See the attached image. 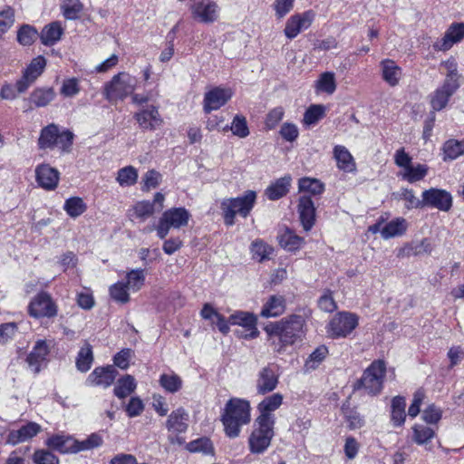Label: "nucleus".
<instances>
[{"mask_svg": "<svg viewBox=\"0 0 464 464\" xmlns=\"http://www.w3.org/2000/svg\"><path fill=\"white\" fill-rule=\"evenodd\" d=\"M305 319L300 314H290L279 321L266 325L265 331L270 338H277L276 351L281 353L286 346L302 341L304 336Z\"/></svg>", "mask_w": 464, "mask_h": 464, "instance_id": "f257e3e1", "label": "nucleus"}, {"mask_svg": "<svg viewBox=\"0 0 464 464\" xmlns=\"http://www.w3.org/2000/svg\"><path fill=\"white\" fill-rule=\"evenodd\" d=\"M220 421L227 438L232 440L238 438L242 428L251 421L250 402L237 397L229 399L221 411Z\"/></svg>", "mask_w": 464, "mask_h": 464, "instance_id": "f03ea898", "label": "nucleus"}, {"mask_svg": "<svg viewBox=\"0 0 464 464\" xmlns=\"http://www.w3.org/2000/svg\"><path fill=\"white\" fill-rule=\"evenodd\" d=\"M74 134L57 124L51 123L42 129L38 138V147L41 150L58 149L61 153H69L72 150Z\"/></svg>", "mask_w": 464, "mask_h": 464, "instance_id": "7ed1b4c3", "label": "nucleus"}, {"mask_svg": "<svg viewBox=\"0 0 464 464\" xmlns=\"http://www.w3.org/2000/svg\"><path fill=\"white\" fill-rule=\"evenodd\" d=\"M275 424L266 418H256L248 437V449L252 454H263L275 436Z\"/></svg>", "mask_w": 464, "mask_h": 464, "instance_id": "20e7f679", "label": "nucleus"}, {"mask_svg": "<svg viewBox=\"0 0 464 464\" xmlns=\"http://www.w3.org/2000/svg\"><path fill=\"white\" fill-rule=\"evenodd\" d=\"M256 194L253 190H247L242 197L231 198L222 201L221 209L225 224L232 226L235 223L237 214L246 218L254 208Z\"/></svg>", "mask_w": 464, "mask_h": 464, "instance_id": "39448f33", "label": "nucleus"}, {"mask_svg": "<svg viewBox=\"0 0 464 464\" xmlns=\"http://www.w3.org/2000/svg\"><path fill=\"white\" fill-rule=\"evenodd\" d=\"M138 80L136 77L121 72L114 75L104 86V97L110 102L123 101L132 94L136 89Z\"/></svg>", "mask_w": 464, "mask_h": 464, "instance_id": "423d86ee", "label": "nucleus"}, {"mask_svg": "<svg viewBox=\"0 0 464 464\" xmlns=\"http://www.w3.org/2000/svg\"><path fill=\"white\" fill-rule=\"evenodd\" d=\"M385 374V362L383 360H375L363 372L354 387L355 389H363L370 395H377L383 388Z\"/></svg>", "mask_w": 464, "mask_h": 464, "instance_id": "0eeeda50", "label": "nucleus"}, {"mask_svg": "<svg viewBox=\"0 0 464 464\" xmlns=\"http://www.w3.org/2000/svg\"><path fill=\"white\" fill-rule=\"evenodd\" d=\"M359 317L350 312L335 314L326 326V333L331 338H345L358 326Z\"/></svg>", "mask_w": 464, "mask_h": 464, "instance_id": "6e6552de", "label": "nucleus"}, {"mask_svg": "<svg viewBox=\"0 0 464 464\" xmlns=\"http://www.w3.org/2000/svg\"><path fill=\"white\" fill-rule=\"evenodd\" d=\"M191 17L199 23L213 24L219 18L220 7L210 0L195 1L189 7Z\"/></svg>", "mask_w": 464, "mask_h": 464, "instance_id": "1a4fd4ad", "label": "nucleus"}, {"mask_svg": "<svg viewBox=\"0 0 464 464\" xmlns=\"http://www.w3.org/2000/svg\"><path fill=\"white\" fill-rule=\"evenodd\" d=\"M28 313L34 318H51L57 314V305L48 293L41 292L30 302Z\"/></svg>", "mask_w": 464, "mask_h": 464, "instance_id": "9d476101", "label": "nucleus"}, {"mask_svg": "<svg viewBox=\"0 0 464 464\" xmlns=\"http://www.w3.org/2000/svg\"><path fill=\"white\" fill-rule=\"evenodd\" d=\"M421 198L423 208L429 207L448 212L452 207V196L445 189L435 188L426 189L422 192Z\"/></svg>", "mask_w": 464, "mask_h": 464, "instance_id": "9b49d317", "label": "nucleus"}, {"mask_svg": "<svg viewBox=\"0 0 464 464\" xmlns=\"http://www.w3.org/2000/svg\"><path fill=\"white\" fill-rule=\"evenodd\" d=\"M46 66V60L39 55L34 58L24 69L22 77L16 82L15 87L19 93L24 92L43 73Z\"/></svg>", "mask_w": 464, "mask_h": 464, "instance_id": "f8f14e48", "label": "nucleus"}, {"mask_svg": "<svg viewBox=\"0 0 464 464\" xmlns=\"http://www.w3.org/2000/svg\"><path fill=\"white\" fill-rule=\"evenodd\" d=\"M314 16L312 10L292 15L285 23V35L290 40L295 38L301 32L311 26Z\"/></svg>", "mask_w": 464, "mask_h": 464, "instance_id": "ddd939ff", "label": "nucleus"}, {"mask_svg": "<svg viewBox=\"0 0 464 464\" xmlns=\"http://www.w3.org/2000/svg\"><path fill=\"white\" fill-rule=\"evenodd\" d=\"M279 374L274 364H267L261 368L256 375V392L265 395L273 392L278 385Z\"/></svg>", "mask_w": 464, "mask_h": 464, "instance_id": "4468645a", "label": "nucleus"}, {"mask_svg": "<svg viewBox=\"0 0 464 464\" xmlns=\"http://www.w3.org/2000/svg\"><path fill=\"white\" fill-rule=\"evenodd\" d=\"M228 322L245 328L246 334L237 332V334L243 338L253 339L259 334L256 328L257 318L254 314L238 311L229 316Z\"/></svg>", "mask_w": 464, "mask_h": 464, "instance_id": "2eb2a0df", "label": "nucleus"}, {"mask_svg": "<svg viewBox=\"0 0 464 464\" xmlns=\"http://www.w3.org/2000/svg\"><path fill=\"white\" fill-rule=\"evenodd\" d=\"M35 179L39 187L52 191L54 190L60 180V172L49 164H40L35 168Z\"/></svg>", "mask_w": 464, "mask_h": 464, "instance_id": "dca6fc26", "label": "nucleus"}, {"mask_svg": "<svg viewBox=\"0 0 464 464\" xmlns=\"http://www.w3.org/2000/svg\"><path fill=\"white\" fill-rule=\"evenodd\" d=\"M133 118L143 130H154L160 128L163 123V119L159 112V109L154 105L148 106L137 111Z\"/></svg>", "mask_w": 464, "mask_h": 464, "instance_id": "f3484780", "label": "nucleus"}, {"mask_svg": "<svg viewBox=\"0 0 464 464\" xmlns=\"http://www.w3.org/2000/svg\"><path fill=\"white\" fill-rule=\"evenodd\" d=\"M118 374L117 370L112 365L95 368L87 377V386H99L102 388L110 387Z\"/></svg>", "mask_w": 464, "mask_h": 464, "instance_id": "a211bd4d", "label": "nucleus"}, {"mask_svg": "<svg viewBox=\"0 0 464 464\" xmlns=\"http://www.w3.org/2000/svg\"><path fill=\"white\" fill-rule=\"evenodd\" d=\"M232 97V91L228 88L216 87L205 94L204 111L209 113L225 105Z\"/></svg>", "mask_w": 464, "mask_h": 464, "instance_id": "6ab92c4d", "label": "nucleus"}, {"mask_svg": "<svg viewBox=\"0 0 464 464\" xmlns=\"http://www.w3.org/2000/svg\"><path fill=\"white\" fill-rule=\"evenodd\" d=\"M297 211L304 230L310 231L315 223V207L309 196L303 195L299 198Z\"/></svg>", "mask_w": 464, "mask_h": 464, "instance_id": "aec40b11", "label": "nucleus"}, {"mask_svg": "<svg viewBox=\"0 0 464 464\" xmlns=\"http://www.w3.org/2000/svg\"><path fill=\"white\" fill-rule=\"evenodd\" d=\"M49 353V346L44 340H38L33 350L26 357V362L28 364L29 369L34 372L38 373L41 371V367L44 361L46 360V356Z\"/></svg>", "mask_w": 464, "mask_h": 464, "instance_id": "412c9836", "label": "nucleus"}, {"mask_svg": "<svg viewBox=\"0 0 464 464\" xmlns=\"http://www.w3.org/2000/svg\"><path fill=\"white\" fill-rule=\"evenodd\" d=\"M464 38V24H453L445 33L444 36L437 41L433 47L438 51H447L456 43Z\"/></svg>", "mask_w": 464, "mask_h": 464, "instance_id": "4be33fe9", "label": "nucleus"}, {"mask_svg": "<svg viewBox=\"0 0 464 464\" xmlns=\"http://www.w3.org/2000/svg\"><path fill=\"white\" fill-rule=\"evenodd\" d=\"M49 449L60 453H76L79 452L78 440L71 436L57 434L50 437L46 440Z\"/></svg>", "mask_w": 464, "mask_h": 464, "instance_id": "5701e85b", "label": "nucleus"}, {"mask_svg": "<svg viewBox=\"0 0 464 464\" xmlns=\"http://www.w3.org/2000/svg\"><path fill=\"white\" fill-rule=\"evenodd\" d=\"M41 431V426L35 422H28L18 430H11L7 436V443L16 445L25 442Z\"/></svg>", "mask_w": 464, "mask_h": 464, "instance_id": "b1692460", "label": "nucleus"}, {"mask_svg": "<svg viewBox=\"0 0 464 464\" xmlns=\"http://www.w3.org/2000/svg\"><path fill=\"white\" fill-rule=\"evenodd\" d=\"M188 413L183 408L173 411L166 420V428L169 432L179 434L187 431L188 428Z\"/></svg>", "mask_w": 464, "mask_h": 464, "instance_id": "393cba45", "label": "nucleus"}, {"mask_svg": "<svg viewBox=\"0 0 464 464\" xmlns=\"http://www.w3.org/2000/svg\"><path fill=\"white\" fill-rule=\"evenodd\" d=\"M283 395L281 393H274L266 397L258 405L257 410L259 416L257 418H266L275 424V416L273 411L277 410L283 403Z\"/></svg>", "mask_w": 464, "mask_h": 464, "instance_id": "a878e982", "label": "nucleus"}, {"mask_svg": "<svg viewBox=\"0 0 464 464\" xmlns=\"http://www.w3.org/2000/svg\"><path fill=\"white\" fill-rule=\"evenodd\" d=\"M161 218L171 228H180L188 225L190 214L185 208H172L166 210L162 214Z\"/></svg>", "mask_w": 464, "mask_h": 464, "instance_id": "bb28decb", "label": "nucleus"}, {"mask_svg": "<svg viewBox=\"0 0 464 464\" xmlns=\"http://www.w3.org/2000/svg\"><path fill=\"white\" fill-rule=\"evenodd\" d=\"M380 66L383 81L392 87L398 85L402 75L401 68L391 59L382 60Z\"/></svg>", "mask_w": 464, "mask_h": 464, "instance_id": "cd10ccee", "label": "nucleus"}, {"mask_svg": "<svg viewBox=\"0 0 464 464\" xmlns=\"http://www.w3.org/2000/svg\"><path fill=\"white\" fill-rule=\"evenodd\" d=\"M337 168L344 172L356 170V163L350 151L343 145H336L333 150Z\"/></svg>", "mask_w": 464, "mask_h": 464, "instance_id": "c85d7f7f", "label": "nucleus"}, {"mask_svg": "<svg viewBox=\"0 0 464 464\" xmlns=\"http://www.w3.org/2000/svg\"><path fill=\"white\" fill-rule=\"evenodd\" d=\"M292 178L285 175L271 183L265 190V195L270 200H277L285 197L290 189Z\"/></svg>", "mask_w": 464, "mask_h": 464, "instance_id": "c756f323", "label": "nucleus"}, {"mask_svg": "<svg viewBox=\"0 0 464 464\" xmlns=\"http://www.w3.org/2000/svg\"><path fill=\"white\" fill-rule=\"evenodd\" d=\"M285 311V299L283 295H270L264 304L260 315L262 317H276Z\"/></svg>", "mask_w": 464, "mask_h": 464, "instance_id": "7c9ffc66", "label": "nucleus"}, {"mask_svg": "<svg viewBox=\"0 0 464 464\" xmlns=\"http://www.w3.org/2000/svg\"><path fill=\"white\" fill-rule=\"evenodd\" d=\"M63 32L64 30L60 22H52L46 24L39 34L41 43L45 46L54 45L61 40Z\"/></svg>", "mask_w": 464, "mask_h": 464, "instance_id": "2f4dec72", "label": "nucleus"}, {"mask_svg": "<svg viewBox=\"0 0 464 464\" xmlns=\"http://www.w3.org/2000/svg\"><path fill=\"white\" fill-rule=\"evenodd\" d=\"M459 89L455 84L443 82L442 86L436 90L432 99L431 106L434 111H440L446 107L449 99Z\"/></svg>", "mask_w": 464, "mask_h": 464, "instance_id": "473e14b6", "label": "nucleus"}, {"mask_svg": "<svg viewBox=\"0 0 464 464\" xmlns=\"http://www.w3.org/2000/svg\"><path fill=\"white\" fill-rule=\"evenodd\" d=\"M278 242L281 247L289 252H295L302 247L304 239L297 236L293 230L285 228L278 236Z\"/></svg>", "mask_w": 464, "mask_h": 464, "instance_id": "72a5a7b5", "label": "nucleus"}, {"mask_svg": "<svg viewBox=\"0 0 464 464\" xmlns=\"http://www.w3.org/2000/svg\"><path fill=\"white\" fill-rule=\"evenodd\" d=\"M429 168L425 164L411 165L405 170H400L398 176L409 183H415L422 180L428 174Z\"/></svg>", "mask_w": 464, "mask_h": 464, "instance_id": "f704fd0d", "label": "nucleus"}, {"mask_svg": "<svg viewBox=\"0 0 464 464\" xmlns=\"http://www.w3.org/2000/svg\"><path fill=\"white\" fill-rule=\"evenodd\" d=\"M137 383L133 376L126 374L120 378L113 389V393L119 399L130 395L136 389Z\"/></svg>", "mask_w": 464, "mask_h": 464, "instance_id": "c9c22d12", "label": "nucleus"}, {"mask_svg": "<svg viewBox=\"0 0 464 464\" xmlns=\"http://www.w3.org/2000/svg\"><path fill=\"white\" fill-rule=\"evenodd\" d=\"M406 401L405 398L396 396L392 401L391 420L394 427L401 426L406 419L405 413Z\"/></svg>", "mask_w": 464, "mask_h": 464, "instance_id": "e433bc0d", "label": "nucleus"}, {"mask_svg": "<svg viewBox=\"0 0 464 464\" xmlns=\"http://www.w3.org/2000/svg\"><path fill=\"white\" fill-rule=\"evenodd\" d=\"M56 94L53 88H37L30 95V102L35 107H45L53 99Z\"/></svg>", "mask_w": 464, "mask_h": 464, "instance_id": "4c0bfd02", "label": "nucleus"}, {"mask_svg": "<svg viewBox=\"0 0 464 464\" xmlns=\"http://www.w3.org/2000/svg\"><path fill=\"white\" fill-rule=\"evenodd\" d=\"M93 362L92 348L91 344L85 343L80 349L76 358V367L82 372H86L91 369Z\"/></svg>", "mask_w": 464, "mask_h": 464, "instance_id": "58836bf2", "label": "nucleus"}, {"mask_svg": "<svg viewBox=\"0 0 464 464\" xmlns=\"http://www.w3.org/2000/svg\"><path fill=\"white\" fill-rule=\"evenodd\" d=\"M407 229L406 220L402 218H396L386 224L382 229V237L384 239L401 236Z\"/></svg>", "mask_w": 464, "mask_h": 464, "instance_id": "ea45409f", "label": "nucleus"}, {"mask_svg": "<svg viewBox=\"0 0 464 464\" xmlns=\"http://www.w3.org/2000/svg\"><path fill=\"white\" fill-rule=\"evenodd\" d=\"M317 92H325L333 94L336 90V81L334 72H323L315 82Z\"/></svg>", "mask_w": 464, "mask_h": 464, "instance_id": "a19ab883", "label": "nucleus"}, {"mask_svg": "<svg viewBox=\"0 0 464 464\" xmlns=\"http://www.w3.org/2000/svg\"><path fill=\"white\" fill-rule=\"evenodd\" d=\"M300 192H305L313 196L321 195L324 190V185L317 179L302 178L298 182Z\"/></svg>", "mask_w": 464, "mask_h": 464, "instance_id": "79ce46f5", "label": "nucleus"}, {"mask_svg": "<svg viewBox=\"0 0 464 464\" xmlns=\"http://www.w3.org/2000/svg\"><path fill=\"white\" fill-rule=\"evenodd\" d=\"M464 154V141L450 140L443 145V160H453Z\"/></svg>", "mask_w": 464, "mask_h": 464, "instance_id": "37998d69", "label": "nucleus"}, {"mask_svg": "<svg viewBox=\"0 0 464 464\" xmlns=\"http://www.w3.org/2000/svg\"><path fill=\"white\" fill-rule=\"evenodd\" d=\"M187 450L190 452L203 453L204 455H213L214 446L212 441L207 438L202 437L187 444Z\"/></svg>", "mask_w": 464, "mask_h": 464, "instance_id": "c03bdc74", "label": "nucleus"}, {"mask_svg": "<svg viewBox=\"0 0 464 464\" xmlns=\"http://www.w3.org/2000/svg\"><path fill=\"white\" fill-rule=\"evenodd\" d=\"M273 250L274 249L272 246H270L261 239H256L253 241L250 246L252 257L257 260L258 262H262L266 259H268Z\"/></svg>", "mask_w": 464, "mask_h": 464, "instance_id": "a18cd8bd", "label": "nucleus"}, {"mask_svg": "<svg viewBox=\"0 0 464 464\" xmlns=\"http://www.w3.org/2000/svg\"><path fill=\"white\" fill-rule=\"evenodd\" d=\"M61 8L65 19L76 20L83 10V5L80 0H64Z\"/></svg>", "mask_w": 464, "mask_h": 464, "instance_id": "49530a36", "label": "nucleus"}, {"mask_svg": "<svg viewBox=\"0 0 464 464\" xmlns=\"http://www.w3.org/2000/svg\"><path fill=\"white\" fill-rule=\"evenodd\" d=\"M38 37L40 38L39 33L30 24L22 25L17 32V41L24 46L33 44Z\"/></svg>", "mask_w": 464, "mask_h": 464, "instance_id": "de8ad7c7", "label": "nucleus"}, {"mask_svg": "<svg viewBox=\"0 0 464 464\" xmlns=\"http://www.w3.org/2000/svg\"><path fill=\"white\" fill-rule=\"evenodd\" d=\"M145 274L143 269H132L126 275V282L124 283L130 291L137 292L144 285Z\"/></svg>", "mask_w": 464, "mask_h": 464, "instance_id": "09e8293b", "label": "nucleus"}, {"mask_svg": "<svg viewBox=\"0 0 464 464\" xmlns=\"http://www.w3.org/2000/svg\"><path fill=\"white\" fill-rule=\"evenodd\" d=\"M86 208V204L83 202L82 198L79 197H72L66 199L63 206V209L72 218H76L81 216L85 212Z\"/></svg>", "mask_w": 464, "mask_h": 464, "instance_id": "8fccbe9b", "label": "nucleus"}, {"mask_svg": "<svg viewBox=\"0 0 464 464\" xmlns=\"http://www.w3.org/2000/svg\"><path fill=\"white\" fill-rule=\"evenodd\" d=\"M412 430L413 440L419 445L428 443L435 436V430L432 428L422 424H415Z\"/></svg>", "mask_w": 464, "mask_h": 464, "instance_id": "3c124183", "label": "nucleus"}, {"mask_svg": "<svg viewBox=\"0 0 464 464\" xmlns=\"http://www.w3.org/2000/svg\"><path fill=\"white\" fill-rule=\"evenodd\" d=\"M325 108L321 104L311 105L304 114V124L307 126L316 124L324 116Z\"/></svg>", "mask_w": 464, "mask_h": 464, "instance_id": "603ef678", "label": "nucleus"}, {"mask_svg": "<svg viewBox=\"0 0 464 464\" xmlns=\"http://www.w3.org/2000/svg\"><path fill=\"white\" fill-rule=\"evenodd\" d=\"M160 383L168 392L175 393L180 390L182 386V380L177 374L164 373L160 375Z\"/></svg>", "mask_w": 464, "mask_h": 464, "instance_id": "864d4df0", "label": "nucleus"}, {"mask_svg": "<svg viewBox=\"0 0 464 464\" xmlns=\"http://www.w3.org/2000/svg\"><path fill=\"white\" fill-rule=\"evenodd\" d=\"M133 216L140 221H145L156 211L154 204L150 201H139L132 208Z\"/></svg>", "mask_w": 464, "mask_h": 464, "instance_id": "5fc2aeb1", "label": "nucleus"}, {"mask_svg": "<svg viewBox=\"0 0 464 464\" xmlns=\"http://www.w3.org/2000/svg\"><path fill=\"white\" fill-rule=\"evenodd\" d=\"M129 288L124 284V282L119 281L115 284H113L110 287V295L111 297L121 304H126L130 301V295H129Z\"/></svg>", "mask_w": 464, "mask_h": 464, "instance_id": "6e6d98bb", "label": "nucleus"}, {"mask_svg": "<svg viewBox=\"0 0 464 464\" xmlns=\"http://www.w3.org/2000/svg\"><path fill=\"white\" fill-rule=\"evenodd\" d=\"M138 172L132 166H127L118 171L117 181L121 186H131L136 183Z\"/></svg>", "mask_w": 464, "mask_h": 464, "instance_id": "4d7b16f0", "label": "nucleus"}, {"mask_svg": "<svg viewBox=\"0 0 464 464\" xmlns=\"http://www.w3.org/2000/svg\"><path fill=\"white\" fill-rule=\"evenodd\" d=\"M234 135L239 138H246L249 134L246 120L244 116L236 115L231 126H228Z\"/></svg>", "mask_w": 464, "mask_h": 464, "instance_id": "13d9d810", "label": "nucleus"}, {"mask_svg": "<svg viewBox=\"0 0 464 464\" xmlns=\"http://www.w3.org/2000/svg\"><path fill=\"white\" fill-rule=\"evenodd\" d=\"M328 354V348L325 345L317 347L309 356L305 366L309 369H315Z\"/></svg>", "mask_w": 464, "mask_h": 464, "instance_id": "bf43d9fd", "label": "nucleus"}, {"mask_svg": "<svg viewBox=\"0 0 464 464\" xmlns=\"http://www.w3.org/2000/svg\"><path fill=\"white\" fill-rule=\"evenodd\" d=\"M14 23V10L5 5L3 9H0V32H6Z\"/></svg>", "mask_w": 464, "mask_h": 464, "instance_id": "052dcab7", "label": "nucleus"}, {"mask_svg": "<svg viewBox=\"0 0 464 464\" xmlns=\"http://www.w3.org/2000/svg\"><path fill=\"white\" fill-rule=\"evenodd\" d=\"M442 65L447 70V75L444 82H449L451 84H455L456 86L459 87V75L458 74V65L454 59H449L445 61Z\"/></svg>", "mask_w": 464, "mask_h": 464, "instance_id": "680f3d73", "label": "nucleus"}, {"mask_svg": "<svg viewBox=\"0 0 464 464\" xmlns=\"http://www.w3.org/2000/svg\"><path fill=\"white\" fill-rule=\"evenodd\" d=\"M35 464H59L58 458L48 450H38L34 453Z\"/></svg>", "mask_w": 464, "mask_h": 464, "instance_id": "e2e57ef3", "label": "nucleus"}, {"mask_svg": "<svg viewBox=\"0 0 464 464\" xmlns=\"http://www.w3.org/2000/svg\"><path fill=\"white\" fill-rule=\"evenodd\" d=\"M60 92L64 97H73L80 92L79 81L70 78L63 82Z\"/></svg>", "mask_w": 464, "mask_h": 464, "instance_id": "0e129e2a", "label": "nucleus"}, {"mask_svg": "<svg viewBox=\"0 0 464 464\" xmlns=\"http://www.w3.org/2000/svg\"><path fill=\"white\" fill-rule=\"evenodd\" d=\"M160 181L161 174L159 171L155 169L148 170L143 177L144 185L142 189L150 190L155 188L160 185Z\"/></svg>", "mask_w": 464, "mask_h": 464, "instance_id": "69168bd1", "label": "nucleus"}, {"mask_svg": "<svg viewBox=\"0 0 464 464\" xmlns=\"http://www.w3.org/2000/svg\"><path fill=\"white\" fill-rule=\"evenodd\" d=\"M130 418L140 416L144 411V403L139 397H132L125 408Z\"/></svg>", "mask_w": 464, "mask_h": 464, "instance_id": "338daca9", "label": "nucleus"}, {"mask_svg": "<svg viewBox=\"0 0 464 464\" xmlns=\"http://www.w3.org/2000/svg\"><path fill=\"white\" fill-rule=\"evenodd\" d=\"M319 308L326 313H332L337 309L336 303L333 297L332 292L327 290L318 300Z\"/></svg>", "mask_w": 464, "mask_h": 464, "instance_id": "774afa93", "label": "nucleus"}]
</instances>
